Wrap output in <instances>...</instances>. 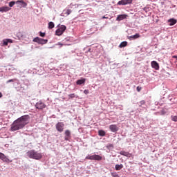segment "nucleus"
Masks as SVG:
<instances>
[{
  "instance_id": "f257e3e1",
  "label": "nucleus",
  "mask_w": 177,
  "mask_h": 177,
  "mask_svg": "<svg viewBox=\"0 0 177 177\" xmlns=\"http://www.w3.org/2000/svg\"><path fill=\"white\" fill-rule=\"evenodd\" d=\"M30 121V115H23L13 122L11 124L10 131L15 132V131H19V129H23Z\"/></svg>"
},
{
  "instance_id": "f03ea898",
  "label": "nucleus",
  "mask_w": 177,
  "mask_h": 177,
  "mask_svg": "<svg viewBox=\"0 0 177 177\" xmlns=\"http://www.w3.org/2000/svg\"><path fill=\"white\" fill-rule=\"evenodd\" d=\"M26 156L29 158H32L33 160H41V158H42V153L33 149L28 151L26 153Z\"/></svg>"
},
{
  "instance_id": "7ed1b4c3",
  "label": "nucleus",
  "mask_w": 177,
  "mask_h": 177,
  "mask_svg": "<svg viewBox=\"0 0 177 177\" xmlns=\"http://www.w3.org/2000/svg\"><path fill=\"white\" fill-rule=\"evenodd\" d=\"M67 30V27L64 25H62L58 29H57L55 32V35L60 37V35H63V32Z\"/></svg>"
},
{
  "instance_id": "20e7f679",
  "label": "nucleus",
  "mask_w": 177,
  "mask_h": 177,
  "mask_svg": "<svg viewBox=\"0 0 177 177\" xmlns=\"http://www.w3.org/2000/svg\"><path fill=\"white\" fill-rule=\"evenodd\" d=\"M86 160H93L94 161H100L102 160V156L100 155H92V156H87L86 157Z\"/></svg>"
},
{
  "instance_id": "39448f33",
  "label": "nucleus",
  "mask_w": 177,
  "mask_h": 177,
  "mask_svg": "<svg viewBox=\"0 0 177 177\" xmlns=\"http://www.w3.org/2000/svg\"><path fill=\"white\" fill-rule=\"evenodd\" d=\"M33 42H37V44H39L40 45H45V44H48V39H41L37 37L33 39Z\"/></svg>"
},
{
  "instance_id": "423d86ee",
  "label": "nucleus",
  "mask_w": 177,
  "mask_h": 177,
  "mask_svg": "<svg viewBox=\"0 0 177 177\" xmlns=\"http://www.w3.org/2000/svg\"><path fill=\"white\" fill-rule=\"evenodd\" d=\"M0 160L3 161V162H7V164H9V162H12V160H10L6 156L3 154V153L0 152Z\"/></svg>"
},
{
  "instance_id": "0eeeda50",
  "label": "nucleus",
  "mask_w": 177,
  "mask_h": 177,
  "mask_svg": "<svg viewBox=\"0 0 177 177\" xmlns=\"http://www.w3.org/2000/svg\"><path fill=\"white\" fill-rule=\"evenodd\" d=\"M35 107L38 110H44V109H45V107H46V105L45 104V103H44L41 101H39L38 102L36 103Z\"/></svg>"
},
{
  "instance_id": "6e6552de",
  "label": "nucleus",
  "mask_w": 177,
  "mask_h": 177,
  "mask_svg": "<svg viewBox=\"0 0 177 177\" xmlns=\"http://www.w3.org/2000/svg\"><path fill=\"white\" fill-rule=\"evenodd\" d=\"M56 129L58 132H63L64 131V123L63 122H58L56 125Z\"/></svg>"
},
{
  "instance_id": "1a4fd4ad",
  "label": "nucleus",
  "mask_w": 177,
  "mask_h": 177,
  "mask_svg": "<svg viewBox=\"0 0 177 177\" xmlns=\"http://www.w3.org/2000/svg\"><path fill=\"white\" fill-rule=\"evenodd\" d=\"M16 3H22V5H27V3H26V2H24V1H23V0H18L16 2L15 1H10L9 3L10 8H13V6H15V5Z\"/></svg>"
},
{
  "instance_id": "9d476101",
  "label": "nucleus",
  "mask_w": 177,
  "mask_h": 177,
  "mask_svg": "<svg viewBox=\"0 0 177 177\" xmlns=\"http://www.w3.org/2000/svg\"><path fill=\"white\" fill-rule=\"evenodd\" d=\"M133 0H121L118 2V5H129L132 3Z\"/></svg>"
},
{
  "instance_id": "9b49d317",
  "label": "nucleus",
  "mask_w": 177,
  "mask_h": 177,
  "mask_svg": "<svg viewBox=\"0 0 177 177\" xmlns=\"http://www.w3.org/2000/svg\"><path fill=\"white\" fill-rule=\"evenodd\" d=\"M151 66L152 68H155V70L160 69V65L156 61H152L151 62Z\"/></svg>"
},
{
  "instance_id": "f8f14e48",
  "label": "nucleus",
  "mask_w": 177,
  "mask_h": 177,
  "mask_svg": "<svg viewBox=\"0 0 177 177\" xmlns=\"http://www.w3.org/2000/svg\"><path fill=\"white\" fill-rule=\"evenodd\" d=\"M120 154L121 156H124V157H128L129 158H131V157H132V153H130L129 152H127L125 151H121L120 152Z\"/></svg>"
},
{
  "instance_id": "ddd939ff",
  "label": "nucleus",
  "mask_w": 177,
  "mask_h": 177,
  "mask_svg": "<svg viewBox=\"0 0 177 177\" xmlns=\"http://www.w3.org/2000/svg\"><path fill=\"white\" fill-rule=\"evenodd\" d=\"M109 129L111 132H117L118 131V127H117V124H111Z\"/></svg>"
},
{
  "instance_id": "4468645a",
  "label": "nucleus",
  "mask_w": 177,
  "mask_h": 177,
  "mask_svg": "<svg viewBox=\"0 0 177 177\" xmlns=\"http://www.w3.org/2000/svg\"><path fill=\"white\" fill-rule=\"evenodd\" d=\"M9 10H10V8L8 6H3L0 8V12L2 13H3V12H9Z\"/></svg>"
},
{
  "instance_id": "2eb2a0df",
  "label": "nucleus",
  "mask_w": 177,
  "mask_h": 177,
  "mask_svg": "<svg viewBox=\"0 0 177 177\" xmlns=\"http://www.w3.org/2000/svg\"><path fill=\"white\" fill-rule=\"evenodd\" d=\"M124 19H127V15H118L116 18V20L118 21H121V20H124Z\"/></svg>"
},
{
  "instance_id": "dca6fc26",
  "label": "nucleus",
  "mask_w": 177,
  "mask_h": 177,
  "mask_svg": "<svg viewBox=\"0 0 177 177\" xmlns=\"http://www.w3.org/2000/svg\"><path fill=\"white\" fill-rule=\"evenodd\" d=\"M86 81V79H81V80H78L76 82L77 85H82L84 84H85V82Z\"/></svg>"
},
{
  "instance_id": "f3484780",
  "label": "nucleus",
  "mask_w": 177,
  "mask_h": 177,
  "mask_svg": "<svg viewBox=\"0 0 177 177\" xmlns=\"http://www.w3.org/2000/svg\"><path fill=\"white\" fill-rule=\"evenodd\" d=\"M168 22L170 23L169 26H174V24H176L177 21L175 19H170L168 20Z\"/></svg>"
},
{
  "instance_id": "a211bd4d",
  "label": "nucleus",
  "mask_w": 177,
  "mask_h": 177,
  "mask_svg": "<svg viewBox=\"0 0 177 177\" xmlns=\"http://www.w3.org/2000/svg\"><path fill=\"white\" fill-rule=\"evenodd\" d=\"M129 38L131 39H138V38H140V35H139V33H136L134 35L130 36Z\"/></svg>"
},
{
  "instance_id": "6ab92c4d",
  "label": "nucleus",
  "mask_w": 177,
  "mask_h": 177,
  "mask_svg": "<svg viewBox=\"0 0 177 177\" xmlns=\"http://www.w3.org/2000/svg\"><path fill=\"white\" fill-rule=\"evenodd\" d=\"M98 135L100 136H106V131L103 130H99Z\"/></svg>"
},
{
  "instance_id": "aec40b11",
  "label": "nucleus",
  "mask_w": 177,
  "mask_h": 177,
  "mask_svg": "<svg viewBox=\"0 0 177 177\" xmlns=\"http://www.w3.org/2000/svg\"><path fill=\"white\" fill-rule=\"evenodd\" d=\"M127 45H128V42H127V41H122V42L120 44L119 47H120V48H125V46H127Z\"/></svg>"
},
{
  "instance_id": "412c9836",
  "label": "nucleus",
  "mask_w": 177,
  "mask_h": 177,
  "mask_svg": "<svg viewBox=\"0 0 177 177\" xmlns=\"http://www.w3.org/2000/svg\"><path fill=\"white\" fill-rule=\"evenodd\" d=\"M55 27V24L52 21L48 23V28L49 30H52Z\"/></svg>"
},
{
  "instance_id": "4be33fe9",
  "label": "nucleus",
  "mask_w": 177,
  "mask_h": 177,
  "mask_svg": "<svg viewBox=\"0 0 177 177\" xmlns=\"http://www.w3.org/2000/svg\"><path fill=\"white\" fill-rule=\"evenodd\" d=\"M122 165H116L115 167L116 171H120V169H122Z\"/></svg>"
},
{
  "instance_id": "5701e85b",
  "label": "nucleus",
  "mask_w": 177,
  "mask_h": 177,
  "mask_svg": "<svg viewBox=\"0 0 177 177\" xmlns=\"http://www.w3.org/2000/svg\"><path fill=\"white\" fill-rule=\"evenodd\" d=\"M171 121H174V122H177V115H171Z\"/></svg>"
},
{
  "instance_id": "b1692460",
  "label": "nucleus",
  "mask_w": 177,
  "mask_h": 177,
  "mask_svg": "<svg viewBox=\"0 0 177 177\" xmlns=\"http://www.w3.org/2000/svg\"><path fill=\"white\" fill-rule=\"evenodd\" d=\"M65 135L67 138H68L70 136V135H71V133L70 132V130H66L65 131Z\"/></svg>"
},
{
  "instance_id": "393cba45",
  "label": "nucleus",
  "mask_w": 177,
  "mask_h": 177,
  "mask_svg": "<svg viewBox=\"0 0 177 177\" xmlns=\"http://www.w3.org/2000/svg\"><path fill=\"white\" fill-rule=\"evenodd\" d=\"M106 148L107 149H114V145H113V144H108L106 145Z\"/></svg>"
},
{
  "instance_id": "a878e982",
  "label": "nucleus",
  "mask_w": 177,
  "mask_h": 177,
  "mask_svg": "<svg viewBox=\"0 0 177 177\" xmlns=\"http://www.w3.org/2000/svg\"><path fill=\"white\" fill-rule=\"evenodd\" d=\"M3 45H5V46H8V44H9V40L4 39V40H3Z\"/></svg>"
},
{
  "instance_id": "bb28decb",
  "label": "nucleus",
  "mask_w": 177,
  "mask_h": 177,
  "mask_svg": "<svg viewBox=\"0 0 177 177\" xmlns=\"http://www.w3.org/2000/svg\"><path fill=\"white\" fill-rule=\"evenodd\" d=\"M68 97H70L71 99H74V97H75V93L69 94Z\"/></svg>"
},
{
  "instance_id": "cd10ccee",
  "label": "nucleus",
  "mask_w": 177,
  "mask_h": 177,
  "mask_svg": "<svg viewBox=\"0 0 177 177\" xmlns=\"http://www.w3.org/2000/svg\"><path fill=\"white\" fill-rule=\"evenodd\" d=\"M65 13L67 16H68V15L71 14V10L70 9L66 10Z\"/></svg>"
},
{
  "instance_id": "c85d7f7f",
  "label": "nucleus",
  "mask_w": 177,
  "mask_h": 177,
  "mask_svg": "<svg viewBox=\"0 0 177 177\" xmlns=\"http://www.w3.org/2000/svg\"><path fill=\"white\" fill-rule=\"evenodd\" d=\"M111 176L113 177H120L117 173H111Z\"/></svg>"
},
{
  "instance_id": "c756f323",
  "label": "nucleus",
  "mask_w": 177,
  "mask_h": 177,
  "mask_svg": "<svg viewBox=\"0 0 177 177\" xmlns=\"http://www.w3.org/2000/svg\"><path fill=\"white\" fill-rule=\"evenodd\" d=\"M143 104H146V101L142 100L140 102V106H143Z\"/></svg>"
},
{
  "instance_id": "7c9ffc66",
  "label": "nucleus",
  "mask_w": 177,
  "mask_h": 177,
  "mask_svg": "<svg viewBox=\"0 0 177 177\" xmlns=\"http://www.w3.org/2000/svg\"><path fill=\"white\" fill-rule=\"evenodd\" d=\"M16 81V79H11L7 81V84H9V82H15Z\"/></svg>"
},
{
  "instance_id": "2f4dec72",
  "label": "nucleus",
  "mask_w": 177,
  "mask_h": 177,
  "mask_svg": "<svg viewBox=\"0 0 177 177\" xmlns=\"http://www.w3.org/2000/svg\"><path fill=\"white\" fill-rule=\"evenodd\" d=\"M39 35H40V37H45V32H39Z\"/></svg>"
},
{
  "instance_id": "473e14b6",
  "label": "nucleus",
  "mask_w": 177,
  "mask_h": 177,
  "mask_svg": "<svg viewBox=\"0 0 177 177\" xmlns=\"http://www.w3.org/2000/svg\"><path fill=\"white\" fill-rule=\"evenodd\" d=\"M84 93L85 94V95H88V93H89V90H84Z\"/></svg>"
},
{
  "instance_id": "72a5a7b5",
  "label": "nucleus",
  "mask_w": 177,
  "mask_h": 177,
  "mask_svg": "<svg viewBox=\"0 0 177 177\" xmlns=\"http://www.w3.org/2000/svg\"><path fill=\"white\" fill-rule=\"evenodd\" d=\"M137 91H138V92H140V91H142V87L137 86Z\"/></svg>"
},
{
  "instance_id": "f704fd0d",
  "label": "nucleus",
  "mask_w": 177,
  "mask_h": 177,
  "mask_svg": "<svg viewBox=\"0 0 177 177\" xmlns=\"http://www.w3.org/2000/svg\"><path fill=\"white\" fill-rule=\"evenodd\" d=\"M165 111L162 110L160 111V115H165Z\"/></svg>"
},
{
  "instance_id": "c9c22d12",
  "label": "nucleus",
  "mask_w": 177,
  "mask_h": 177,
  "mask_svg": "<svg viewBox=\"0 0 177 177\" xmlns=\"http://www.w3.org/2000/svg\"><path fill=\"white\" fill-rule=\"evenodd\" d=\"M7 41H8V42H10V43H12V39H7Z\"/></svg>"
},
{
  "instance_id": "e433bc0d",
  "label": "nucleus",
  "mask_w": 177,
  "mask_h": 177,
  "mask_svg": "<svg viewBox=\"0 0 177 177\" xmlns=\"http://www.w3.org/2000/svg\"><path fill=\"white\" fill-rule=\"evenodd\" d=\"M173 58H174V59H177V55H174V56H173Z\"/></svg>"
},
{
  "instance_id": "4c0bfd02",
  "label": "nucleus",
  "mask_w": 177,
  "mask_h": 177,
  "mask_svg": "<svg viewBox=\"0 0 177 177\" xmlns=\"http://www.w3.org/2000/svg\"><path fill=\"white\" fill-rule=\"evenodd\" d=\"M58 45H60V46H63V44L62 43H58Z\"/></svg>"
},
{
  "instance_id": "58836bf2",
  "label": "nucleus",
  "mask_w": 177,
  "mask_h": 177,
  "mask_svg": "<svg viewBox=\"0 0 177 177\" xmlns=\"http://www.w3.org/2000/svg\"><path fill=\"white\" fill-rule=\"evenodd\" d=\"M102 19H109V17H106L105 16H103Z\"/></svg>"
},
{
  "instance_id": "ea45409f",
  "label": "nucleus",
  "mask_w": 177,
  "mask_h": 177,
  "mask_svg": "<svg viewBox=\"0 0 177 177\" xmlns=\"http://www.w3.org/2000/svg\"><path fill=\"white\" fill-rule=\"evenodd\" d=\"M3 95L2 93L0 92V97H2Z\"/></svg>"
}]
</instances>
